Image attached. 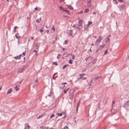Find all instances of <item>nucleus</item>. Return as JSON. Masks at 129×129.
Masks as SVG:
<instances>
[{"instance_id":"f257e3e1","label":"nucleus","mask_w":129,"mask_h":129,"mask_svg":"<svg viewBox=\"0 0 129 129\" xmlns=\"http://www.w3.org/2000/svg\"><path fill=\"white\" fill-rule=\"evenodd\" d=\"M74 91L73 90L70 89L69 92V96L70 97H73V95L74 94Z\"/></svg>"},{"instance_id":"f03ea898","label":"nucleus","mask_w":129,"mask_h":129,"mask_svg":"<svg viewBox=\"0 0 129 129\" xmlns=\"http://www.w3.org/2000/svg\"><path fill=\"white\" fill-rule=\"evenodd\" d=\"M78 19L79 20V21L78 22V25L79 26H82V23L83 22V20L82 19H79V18H78Z\"/></svg>"},{"instance_id":"7ed1b4c3","label":"nucleus","mask_w":129,"mask_h":129,"mask_svg":"<svg viewBox=\"0 0 129 129\" xmlns=\"http://www.w3.org/2000/svg\"><path fill=\"white\" fill-rule=\"evenodd\" d=\"M85 74H80V78L83 80H86V77H84L83 76L84 75H85Z\"/></svg>"},{"instance_id":"20e7f679","label":"nucleus","mask_w":129,"mask_h":129,"mask_svg":"<svg viewBox=\"0 0 129 129\" xmlns=\"http://www.w3.org/2000/svg\"><path fill=\"white\" fill-rule=\"evenodd\" d=\"M87 6L88 7H90L91 6V3L90 0H87Z\"/></svg>"},{"instance_id":"39448f33","label":"nucleus","mask_w":129,"mask_h":129,"mask_svg":"<svg viewBox=\"0 0 129 129\" xmlns=\"http://www.w3.org/2000/svg\"><path fill=\"white\" fill-rule=\"evenodd\" d=\"M29 127L28 124L26 123L25 124L24 129H29Z\"/></svg>"},{"instance_id":"423d86ee","label":"nucleus","mask_w":129,"mask_h":129,"mask_svg":"<svg viewBox=\"0 0 129 129\" xmlns=\"http://www.w3.org/2000/svg\"><path fill=\"white\" fill-rule=\"evenodd\" d=\"M102 39H99L98 40H96L95 42L96 44H98L100 43Z\"/></svg>"},{"instance_id":"0eeeda50","label":"nucleus","mask_w":129,"mask_h":129,"mask_svg":"<svg viewBox=\"0 0 129 129\" xmlns=\"http://www.w3.org/2000/svg\"><path fill=\"white\" fill-rule=\"evenodd\" d=\"M21 54H20L18 56H17L14 57V58L15 59H20L21 58Z\"/></svg>"},{"instance_id":"6e6552de","label":"nucleus","mask_w":129,"mask_h":129,"mask_svg":"<svg viewBox=\"0 0 129 129\" xmlns=\"http://www.w3.org/2000/svg\"><path fill=\"white\" fill-rule=\"evenodd\" d=\"M24 70V69L23 68H21L17 72V73H20L22 72Z\"/></svg>"},{"instance_id":"1a4fd4ad","label":"nucleus","mask_w":129,"mask_h":129,"mask_svg":"<svg viewBox=\"0 0 129 129\" xmlns=\"http://www.w3.org/2000/svg\"><path fill=\"white\" fill-rule=\"evenodd\" d=\"M12 88H11L9 89L8 90V91L7 92V94H10L11 93V92H12Z\"/></svg>"},{"instance_id":"9d476101","label":"nucleus","mask_w":129,"mask_h":129,"mask_svg":"<svg viewBox=\"0 0 129 129\" xmlns=\"http://www.w3.org/2000/svg\"><path fill=\"white\" fill-rule=\"evenodd\" d=\"M19 86L16 85L14 87V88L16 91H17L19 89Z\"/></svg>"},{"instance_id":"9b49d317","label":"nucleus","mask_w":129,"mask_h":129,"mask_svg":"<svg viewBox=\"0 0 129 129\" xmlns=\"http://www.w3.org/2000/svg\"><path fill=\"white\" fill-rule=\"evenodd\" d=\"M40 127L41 129H47V127H45L43 126H40Z\"/></svg>"},{"instance_id":"f8f14e48","label":"nucleus","mask_w":129,"mask_h":129,"mask_svg":"<svg viewBox=\"0 0 129 129\" xmlns=\"http://www.w3.org/2000/svg\"><path fill=\"white\" fill-rule=\"evenodd\" d=\"M69 88H68L67 89H65L63 90V92L64 93H66L68 91V90L69 89Z\"/></svg>"},{"instance_id":"ddd939ff","label":"nucleus","mask_w":129,"mask_h":129,"mask_svg":"<svg viewBox=\"0 0 129 129\" xmlns=\"http://www.w3.org/2000/svg\"><path fill=\"white\" fill-rule=\"evenodd\" d=\"M64 11L66 12L68 15H69L70 14V12L69 10H65Z\"/></svg>"},{"instance_id":"4468645a","label":"nucleus","mask_w":129,"mask_h":129,"mask_svg":"<svg viewBox=\"0 0 129 129\" xmlns=\"http://www.w3.org/2000/svg\"><path fill=\"white\" fill-rule=\"evenodd\" d=\"M68 8L71 10H73V8L70 6H68Z\"/></svg>"},{"instance_id":"2eb2a0df","label":"nucleus","mask_w":129,"mask_h":129,"mask_svg":"<svg viewBox=\"0 0 129 129\" xmlns=\"http://www.w3.org/2000/svg\"><path fill=\"white\" fill-rule=\"evenodd\" d=\"M92 22L91 21H89L88 24L87 25L88 26V27L90 25L92 24Z\"/></svg>"},{"instance_id":"dca6fc26","label":"nucleus","mask_w":129,"mask_h":129,"mask_svg":"<svg viewBox=\"0 0 129 129\" xmlns=\"http://www.w3.org/2000/svg\"><path fill=\"white\" fill-rule=\"evenodd\" d=\"M63 114V113H57V114L59 116H62Z\"/></svg>"},{"instance_id":"f3484780","label":"nucleus","mask_w":129,"mask_h":129,"mask_svg":"<svg viewBox=\"0 0 129 129\" xmlns=\"http://www.w3.org/2000/svg\"><path fill=\"white\" fill-rule=\"evenodd\" d=\"M44 116V114H42V115H40L39 117H38L37 118V119H38L39 118H40L41 117H43V116Z\"/></svg>"},{"instance_id":"a211bd4d","label":"nucleus","mask_w":129,"mask_h":129,"mask_svg":"<svg viewBox=\"0 0 129 129\" xmlns=\"http://www.w3.org/2000/svg\"><path fill=\"white\" fill-rule=\"evenodd\" d=\"M59 9H60V10H63V11H64V10H65L64 9H63V7H62V6H60L59 7Z\"/></svg>"},{"instance_id":"6ab92c4d","label":"nucleus","mask_w":129,"mask_h":129,"mask_svg":"<svg viewBox=\"0 0 129 129\" xmlns=\"http://www.w3.org/2000/svg\"><path fill=\"white\" fill-rule=\"evenodd\" d=\"M89 11V10L88 9H87L85 10V11H84L85 12V13H88Z\"/></svg>"},{"instance_id":"aec40b11","label":"nucleus","mask_w":129,"mask_h":129,"mask_svg":"<svg viewBox=\"0 0 129 129\" xmlns=\"http://www.w3.org/2000/svg\"><path fill=\"white\" fill-rule=\"evenodd\" d=\"M67 67V65H64L62 67V69L63 70L65 68Z\"/></svg>"},{"instance_id":"412c9836","label":"nucleus","mask_w":129,"mask_h":129,"mask_svg":"<svg viewBox=\"0 0 129 129\" xmlns=\"http://www.w3.org/2000/svg\"><path fill=\"white\" fill-rule=\"evenodd\" d=\"M51 29L52 30H53V32L55 30V28L54 27V26H52V27L51 28Z\"/></svg>"},{"instance_id":"4be33fe9","label":"nucleus","mask_w":129,"mask_h":129,"mask_svg":"<svg viewBox=\"0 0 129 129\" xmlns=\"http://www.w3.org/2000/svg\"><path fill=\"white\" fill-rule=\"evenodd\" d=\"M80 100L79 101V102L77 105V109H78V108L79 107V106L80 105Z\"/></svg>"},{"instance_id":"5701e85b","label":"nucleus","mask_w":129,"mask_h":129,"mask_svg":"<svg viewBox=\"0 0 129 129\" xmlns=\"http://www.w3.org/2000/svg\"><path fill=\"white\" fill-rule=\"evenodd\" d=\"M55 116V115L54 114H52L50 117V118H51L52 117H54Z\"/></svg>"},{"instance_id":"b1692460","label":"nucleus","mask_w":129,"mask_h":129,"mask_svg":"<svg viewBox=\"0 0 129 129\" xmlns=\"http://www.w3.org/2000/svg\"><path fill=\"white\" fill-rule=\"evenodd\" d=\"M71 56H72V59H74V58H75V56L74 55H73L72 54H71Z\"/></svg>"},{"instance_id":"393cba45","label":"nucleus","mask_w":129,"mask_h":129,"mask_svg":"<svg viewBox=\"0 0 129 129\" xmlns=\"http://www.w3.org/2000/svg\"><path fill=\"white\" fill-rule=\"evenodd\" d=\"M104 45H101L100 48L101 49V48H103L104 47Z\"/></svg>"},{"instance_id":"a878e982","label":"nucleus","mask_w":129,"mask_h":129,"mask_svg":"<svg viewBox=\"0 0 129 129\" xmlns=\"http://www.w3.org/2000/svg\"><path fill=\"white\" fill-rule=\"evenodd\" d=\"M107 50L105 51L104 53V54L103 55H105L107 53Z\"/></svg>"},{"instance_id":"bb28decb","label":"nucleus","mask_w":129,"mask_h":129,"mask_svg":"<svg viewBox=\"0 0 129 129\" xmlns=\"http://www.w3.org/2000/svg\"><path fill=\"white\" fill-rule=\"evenodd\" d=\"M72 60L70 59L69 61V63L70 64H72Z\"/></svg>"},{"instance_id":"cd10ccee","label":"nucleus","mask_w":129,"mask_h":129,"mask_svg":"<svg viewBox=\"0 0 129 129\" xmlns=\"http://www.w3.org/2000/svg\"><path fill=\"white\" fill-rule=\"evenodd\" d=\"M62 129H69L68 127L67 126H64Z\"/></svg>"},{"instance_id":"c85d7f7f","label":"nucleus","mask_w":129,"mask_h":129,"mask_svg":"<svg viewBox=\"0 0 129 129\" xmlns=\"http://www.w3.org/2000/svg\"><path fill=\"white\" fill-rule=\"evenodd\" d=\"M39 31L41 33H42L43 31V29H40L39 30Z\"/></svg>"},{"instance_id":"c756f323","label":"nucleus","mask_w":129,"mask_h":129,"mask_svg":"<svg viewBox=\"0 0 129 129\" xmlns=\"http://www.w3.org/2000/svg\"><path fill=\"white\" fill-rule=\"evenodd\" d=\"M53 64H55L56 65H57V63L56 62H53Z\"/></svg>"},{"instance_id":"7c9ffc66","label":"nucleus","mask_w":129,"mask_h":129,"mask_svg":"<svg viewBox=\"0 0 129 129\" xmlns=\"http://www.w3.org/2000/svg\"><path fill=\"white\" fill-rule=\"evenodd\" d=\"M89 58V57H87L85 59L86 61H87L88 60Z\"/></svg>"},{"instance_id":"2f4dec72","label":"nucleus","mask_w":129,"mask_h":129,"mask_svg":"<svg viewBox=\"0 0 129 129\" xmlns=\"http://www.w3.org/2000/svg\"><path fill=\"white\" fill-rule=\"evenodd\" d=\"M113 1L114 2H115V4H117V1L116 0H113Z\"/></svg>"},{"instance_id":"473e14b6","label":"nucleus","mask_w":129,"mask_h":129,"mask_svg":"<svg viewBox=\"0 0 129 129\" xmlns=\"http://www.w3.org/2000/svg\"><path fill=\"white\" fill-rule=\"evenodd\" d=\"M119 2H123L122 0H117Z\"/></svg>"},{"instance_id":"72a5a7b5","label":"nucleus","mask_w":129,"mask_h":129,"mask_svg":"<svg viewBox=\"0 0 129 129\" xmlns=\"http://www.w3.org/2000/svg\"><path fill=\"white\" fill-rule=\"evenodd\" d=\"M106 39L108 41L110 40L109 38V37H108Z\"/></svg>"},{"instance_id":"f704fd0d","label":"nucleus","mask_w":129,"mask_h":129,"mask_svg":"<svg viewBox=\"0 0 129 129\" xmlns=\"http://www.w3.org/2000/svg\"><path fill=\"white\" fill-rule=\"evenodd\" d=\"M18 27L17 26H15L14 28V29L15 31V30L16 29V28H17Z\"/></svg>"},{"instance_id":"c9c22d12","label":"nucleus","mask_w":129,"mask_h":129,"mask_svg":"<svg viewBox=\"0 0 129 129\" xmlns=\"http://www.w3.org/2000/svg\"><path fill=\"white\" fill-rule=\"evenodd\" d=\"M26 51H25V52H24L23 53V54L24 55H25V54L26 53Z\"/></svg>"},{"instance_id":"e433bc0d","label":"nucleus","mask_w":129,"mask_h":129,"mask_svg":"<svg viewBox=\"0 0 129 129\" xmlns=\"http://www.w3.org/2000/svg\"><path fill=\"white\" fill-rule=\"evenodd\" d=\"M55 74H54L53 76V78L54 79V78H55L56 77V76L55 77Z\"/></svg>"},{"instance_id":"4c0bfd02","label":"nucleus","mask_w":129,"mask_h":129,"mask_svg":"<svg viewBox=\"0 0 129 129\" xmlns=\"http://www.w3.org/2000/svg\"><path fill=\"white\" fill-rule=\"evenodd\" d=\"M64 0H59V1L60 3H62L63 2Z\"/></svg>"},{"instance_id":"58836bf2","label":"nucleus","mask_w":129,"mask_h":129,"mask_svg":"<svg viewBox=\"0 0 129 129\" xmlns=\"http://www.w3.org/2000/svg\"><path fill=\"white\" fill-rule=\"evenodd\" d=\"M38 80L37 79H36V80L35 81V82H36V83H38Z\"/></svg>"},{"instance_id":"ea45409f","label":"nucleus","mask_w":129,"mask_h":129,"mask_svg":"<svg viewBox=\"0 0 129 129\" xmlns=\"http://www.w3.org/2000/svg\"><path fill=\"white\" fill-rule=\"evenodd\" d=\"M73 97H70V99H71V100H72L73 99Z\"/></svg>"},{"instance_id":"a19ab883","label":"nucleus","mask_w":129,"mask_h":129,"mask_svg":"<svg viewBox=\"0 0 129 129\" xmlns=\"http://www.w3.org/2000/svg\"><path fill=\"white\" fill-rule=\"evenodd\" d=\"M96 13L95 12H94L93 13V15H95L96 14Z\"/></svg>"},{"instance_id":"79ce46f5","label":"nucleus","mask_w":129,"mask_h":129,"mask_svg":"<svg viewBox=\"0 0 129 129\" xmlns=\"http://www.w3.org/2000/svg\"><path fill=\"white\" fill-rule=\"evenodd\" d=\"M36 22H39V19H37L36 20Z\"/></svg>"},{"instance_id":"37998d69","label":"nucleus","mask_w":129,"mask_h":129,"mask_svg":"<svg viewBox=\"0 0 129 129\" xmlns=\"http://www.w3.org/2000/svg\"><path fill=\"white\" fill-rule=\"evenodd\" d=\"M115 102L114 101H113L112 102V104H115Z\"/></svg>"},{"instance_id":"c03bdc74","label":"nucleus","mask_w":129,"mask_h":129,"mask_svg":"<svg viewBox=\"0 0 129 129\" xmlns=\"http://www.w3.org/2000/svg\"><path fill=\"white\" fill-rule=\"evenodd\" d=\"M49 31L48 30H46V32L47 33H49Z\"/></svg>"},{"instance_id":"a18cd8bd","label":"nucleus","mask_w":129,"mask_h":129,"mask_svg":"<svg viewBox=\"0 0 129 129\" xmlns=\"http://www.w3.org/2000/svg\"><path fill=\"white\" fill-rule=\"evenodd\" d=\"M67 84V83L66 82H65L64 83H62V85H63V84Z\"/></svg>"},{"instance_id":"49530a36","label":"nucleus","mask_w":129,"mask_h":129,"mask_svg":"<svg viewBox=\"0 0 129 129\" xmlns=\"http://www.w3.org/2000/svg\"><path fill=\"white\" fill-rule=\"evenodd\" d=\"M31 38V39H34V37L33 36V37H32Z\"/></svg>"},{"instance_id":"de8ad7c7","label":"nucleus","mask_w":129,"mask_h":129,"mask_svg":"<svg viewBox=\"0 0 129 129\" xmlns=\"http://www.w3.org/2000/svg\"><path fill=\"white\" fill-rule=\"evenodd\" d=\"M94 61V63H95L96 62V60H94V61Z\"/></svg>"},{"instance_id":"09e8293b","label":"nucleus","mask_w":129,"mask_h":129,"mask_svg":"<svg viewBox=\"0 0 129 129\" xmlns=\"http://www.w3.org/2000/svg\"><path fill=\"white\" fill-rule=\"evenodd\" d=\"M37 7H36L35 8V10L36 11V10H37Z\"/></svg>"},{"instance_id":"8fccbe9b","label":"nucleus","mask_w":129,"mask_h":129,"mask_svg":"<svg viewBox=\"0 0 129 129\" xmlns=\"http://www.w3.org/2000/svg\"><path fill=\"white\" fill-rule=\"evenodd\" d=\"M67 41H65V44H67Z\"/></svg>"},{"instance_id":"3c124183","label":"nucleus","mask_w":129,"mask_h":129,"mask_svg":"<svg viewBox=\"0 0 129 129\" xmlns=\"http://www.w3.org/2000/svg\"><path fill=\"white\" fill-rule=\"evenodd\" d=\"M16 37L17 39H19V37H17V36H16Z\"/></svg>"},{"instance_id":"603ef678","label":"nucleus","mask_w":129,"mask_h":129,"mask_svg":"<svg viewBox=\"0 0 129 129\" xmlns=\"http://www.w3.org/2000/svg\"><path fill=\"white\" fill-rule=\"evenodd\" d=\"M34 51V52H36V53L37 52V51L36 50H34V51Z\"/></svg>"},{"instance_id":"864d4df0","label":"nucleus","mask_w":129,"mask_h":129,"mask_svg":"<svg viewBox=\"0 0 129 129\" xmlns=\"http://www.w3.org/2000/svg\"><path fill=\"white\" fill-rule=\"evenodd\" d=\"M83 12V11H82L80 13L81 14Z\"/></svg>"},{"instance_id":"5fc2aeb1","label":"nucleus","mask_w":129,"mask_h":129,"mask_svg":"<svg viewBox=\"0 0 129 129\" xmlns=\"http://www.w3.org/2000/svg\"><path fill=\"white\" fill-rule=\"evenodd\" d=\"M101 36H100V37H99V39H101Z\"/></svg>"},{"instance_id":"6e6d98bb","label":"nucleus","mask_w":129,"mask_h":129,"mask_svg":"<svg viewBox=\"0 0 129 129\" xmlns=\"http://www.w3.org/2000/svg\"><path fill=\"white\" fill-rule=\"evenodd\" d=\"M7 1L8 2H9V0H7Z\"/></svg>"},{"instance_id":"4d7b16f0","label":"nucleus","mask_w":129,"mask_h":129,"mask_svg":"<svg viewBox=\"0 0 129 129\" xmlns=\"http://www.w3.org/2000/svg\"><path fill=\"white\" fill-rule=\"evenodd\" d=\"M94 45L92 43L91 44V46H93Z\"/></svg>"},{"instance_id":"13d9d810","label":"nucleus","mask_w":129,"mask_h":129,"mask_svg":"<svg viewBox=\"0 0 129 129\" xmlns=\"http://www.w3.org/2000/svg\"><path fill=\"white\" fill-rule=\"evenodd\" d=\"M45 27H46V28H47V26H45Z\"/></svg>"},{"instance_id":"bf43d9fd","label":"nucleus","mask_w":129,"mask_h":129,"mask_svg":"<svg viewBox=\"0 0 129 129\" xmlns=\"http://www.w3.org/2000/svg\"><path fill=\"white\" fill-rule=\"evenodd\" d=\"M89 50V51H91V52L92 51L91 50V49H90Z\"/></svg>"},{"instance_id":"052dcab7","label":"nucleus","mask_w":129,"mask_h":129,"mask_svg":"<svg viewBox=\"0 0 129 129\" xmlns=\"http://www.w3.org/2000/svg\"><path fill=\"white\" fill-rule=\"evenodd\" d=\"M36 49H38V47H36Z\"/></svg>"},{"instance_id":"680f3d73","label":"nucleus","mask_w":129,"mask_h":129,"mask_svg":"<svg viewBox=\"0 0 129 129\" xmlns=\"http://www.w3.org/2000/svg\"><path fill=\"white\" fill-rule=\"evenodd\" d=\"M94 37L95 38H96V36H94Z\"/></svg>"},{"instance_id":"e2e57ef3","label":"nucleus","mask_w":129,"mask_h":129,"mask_svg":"<svg viewBox=\"0 0 129 129\" xmlns=\"http://www.w3.org/2000/svg\"><path fill=\"white\" fill-rule=\"evenodd\" d=\"M57 58L58 59L59 58V57L58 56H57Z\"/></svg>"},{"instance_id":"0e129e2a","label":"nucleus","mask_w":129,"mask_h":129,"mask_svg":"<svg viewBox=\"0 0 129 129\" xmlns=\"http://www.w3.org/2000/svg\"><path fill=\"white\" fill-rule=\"evenodd\" d=\"M59 55H60V54H58V56H59Z\"/></svg>"},{"instance_id":"69168bd1","label":"nucleus","mask_w":129,"mask_h":129,"mask_svg":"<svg viewBox=\"0 0 129 129\" xmlns=\"http://www.w3.org/2000/svg\"><path fill=\"white\" fill-rule=\"evenodd\" d=\"M73 27H74V25H73Z\"/></svg>"},{"instance_id":"338daca9","label":"nucleus","mask_w":129,"mask_h":129,"mask_svg":"<svg viewBox=\"0 0 129 129\" xmlns=\"http://www.w3.org/2000/svg\"><path fill=\"white\" fill-rule=\"evenodd\" d=\"M78 109H77V111L78 110Z\"/></svg>"},{"instance_id":"774afa93","label":"nucleus","mask_w":129,"mask_h":129,"mask_svg":"<svg viewBox=\"0 0 129 129\" xmlns=\"http://www.w3.org/2000/svg\"><path fill=\"white\" fill-rule=\"evenodd\" d=\"M63 50H64V49H63Z\"/></svg>"}]
</instances>
